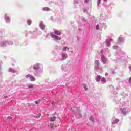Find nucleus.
<instances>
[{
  "mask_svg": "<svg viewBox=\"0 0 131 131\" xmlns=\"http://www.w3.org/2000/svg\"><path fill=\"white\" fill-rule=\"evenodd\" d=\"M33 84H29L28 85V89H33Z\"/></svg>",
  "mask_w": 131,
  "mask_h": 131,
  "instance_id": "11",
  "label": "nucleus"
},
{
  "mask_svg": "<svg viewBox=\"0 0 131 131\" xmlns=\"http://www.w3.org/2000/svg\"><path fill=\"white\" fill-rule=\"evenodd\" d=\"M129 83H131V77L129 79Z\"/></svg>",
  "mask_w": 131,
  "mask_h": 131,
  "instance_id": "24",
  "label": "nucleus"
},
{
  "mask_svg": "<svg viewBox=\"0 0 131 131\" xmlns=\"http://www.w3.org/2000/svg\"><path fill=\"white\" fill-rule=\"evenodd\" d=\"M129 69L131 71V66L129 67Z\"/></svg>",
  "mask_w": 131,
  "mask_h": 131,
  "instance_id": "29",
  "label": "nucleus"
},
{
  "mask_svg": "<svg viewBox=\"0 0 131 131\" xmlns=\"http://www.w3.org/2000/svg\"><path fill=\"white\" fill-rule=\"evenodd\" d=\"M50 126H52V125H50Z\"/></svg>",
  "mask_w": 131,
  "mask_h": 131,
  "instance_id": "35",
  "label": "nucleus"
},
{
  "mask_svg": "<svg viewBox=\"0 0 131 131\" xmlns=\"http://www.w3.org/2000/svg\"><path fill=\"white\" fill-rule=\"evenodd\" d=\"M117 48H118V46H114L113 47V49H117Z\"/></svg>",
  "mask_w": 131,
  "mask_h": 131,
  "instance_id": "21",
  "label": "nucleus"
},
{
  "mask_svg": "<svg viewBox=\"0 0 131 131\" xmlns=\"http://www.w3.org/2000/svg\"><path fill=\"white\" fill-rule=\"evenodd\" d=\"M28 77H29L31 81H35V77L33 76L32 75L28 74L26 76V78H28Z\"/></svg>",
  "mask_w": 131,
  "mask_h": 131,
  "instance_id": "1",
  "label": "nucleus"
},
{
  "mask_svg": "<svg viewBox=\"0 0 131 131\" xmlns=\"http://www.w3.org/2000/svg\"><path fill=\"white\" fill-rule=\"evenodd\" d=\"M118 43H122V42H124V40L123 39V38L120 37L118 40Z\"/></svg>",
  "mask_w": 131,
  "mask_h": 131,
  "instance_id": "3",
  "label": "nucleus"
},
{
  "mask_svg": "<svg viewBox=\"0 0 131 131\" xmlns=\"http://www.w3.org/2000/svg\"><path fill=\"white\" fill-rule=\"evenodd\" d=\"M51 36L53 38H55L56 40H61V38L59 37L56 35H51Z\"/></svg>",
  "mask_w": 131,
  "mask_h": 131,
  "instance_id": "2",
  "label": "nucleus"
},
{
  "mask_svg": "<svg viewBox=\"0 0 131 131\" xmlns=\"http://www.w3.org/2000/svg\"><path fill=\"white\" fill-rule=\"evenodd\" d=\"M52 106H55V103H54V101L52 102Z\"/></svg>",
  "mask_w": 131,
  "mask_h": 131,
  "instance_id": "25",
  "label": "nucleus"
},
{
  "mask_svg": "<svg viewBox=\"0 0 131 131\" xmlns=\"http://www.w3.org/2000/svg\"><path fill=\"white\" fill-rule=\"evenodd\" d=\"M101 81L102 82H104V83H106V79L105 78H102L101 79Z\"/></svg>",
  "mask_w": 131,
  "mask_h": 131,
  "instance_id": "14",
  "label": "nucleus"
},
{
  "mask_svg": "<svg viewBox=\"0 0 131 131\" xmlns=\"http://www.w3.org/2000/svg\"><path fill=\"white\" fill-rule=\"evenodd\" d=\"M99 3H101V0H98Z\"/></svg>",
  "mask_w": 131,
  "mask_h": 131,
  "instance_id": "30",
  "label": "nucleus"
},
{
  "mask_svg": "<svg viewBox=\"0 0 131 131\" xmlns=\"http://www.w3.org/2000/svg\"><path fill=\"white\" fill-rule=\"evenodd\" d=\"M105 75H107V73H105Z\"/></svg>",
  "mask_w": 131,
  "mask_h": 131,
  "instance_id": "34",
  "label": "nucleus"
},
{
  "mask_svg": "<svg viewBox=\"0 0 131 131\" xmlns=\"http://www.w3.org/2000/svg\"><path fill=\"white\" fill-rule=\"evenodd\" d=\"M55 33H59L60 32H59V31H56V32H55Z\"/></svg>",
  "mask_w": 131,
  "mask_h": 131,
  "instance_id": "27",
  "label": "nucleus"
},
{
  "mask_svg": "<svg viewBox=\"0 0 131 131\" xmlns=\"http://www.w3.org/2000/svg\"><path fill=\"white\" fill-rule=\"evenodd\" d=\"M83 87H84V89H85L86 91H88V86L86 85V84H83Z\"/></svg>",
  "mask_w": 131,
  "mask_h": 131,
  "instance_id": "15",
  "label": "nucleus"
},
{
  "mask_svg": "<svg viewBox=\"0 0 131 131\" xmlns=\"http://www.w3.org/2000/svg\"><path fill=\"white\" fill-rule=\"evenodd\" d=\"M99 64H100V63L99 62V60H96L95 62V65H96V66H99Z\"/></svg>",
  "mask_w": 131,
  "mask_h": 131,
  "instance_id": "12",
  "label": "nucleus"
},
{
  "mask_svg": "<svg viewBox=\"0 0 131 131\" xmlns=\"http://www.w3.org/2000/svg\"><path fill=\"white\" fill-rule=\"evenodd\" d=\"M43 11H46V12H48V11H50V8H48V7H45L43 9Z\"/></svg>",
  "mask_w": 131,
  "mask_h": 131,
  "instance_id": "10",
  "label": "nucleus"
},
{
  "mask_svg": "<svg viewBox=\"0 0 131 131\" xmlns=\"http://www.w3.org/2000/svg\"><path fill=\"white\" fill-rule=\"evenodd\" d=\"M7 118H8V119H12V117L9 116L7 117Z\"/></svg>",
  "mask_w": 131,
  "mask_h": 131,
  "instance_id": "26",
  "label": "nucleus"
},
{
  "mask_svg": "<svg viewBox=\"0 0 131 131\" xmlns=\"http://www.w3.org/2000/svg\"><path fill=\"white\" fill-rule=\"evenodd\" d=\"M101 76H100L99 75H97L96 78V81H97V82H99V81H100L101 80Z\"/></svg>",
  "mask_w": 131,
  "mask_h": 131,
  "instance_id": "4",
  "label": "nucleus"
},
{
  "mask_svg": "<svg viewBox=\"0 0 131 131\" xmlns=\"http://www.w3.org/2000/svg\"><path fill=\"white\" fill-rule=\"evenodd\" d=\"M39 26L40 27V28H41V29H42L43 30V29H45V24H43V23L42 22H41L39 24Z\"/></svg>",
  "mask_w": 131,
  "mask_h": 131,
  "instance_id": "5",
  "label": "nucleus"
},
{
  "mask_svg": "<svg viewBox=\"0 0 131 131\" xmlns=\"http://www.w3.org/2000/svg\"><path fill=\"white\" fill-rule=\"evenodd\" d=\"M51 126V128H53V126L52 125V126Z\"/></svg>",
  "mask_w": 131,
  "mask_h": 131,
  "instance_id": "32",
  "label": "nucleus"
},
{
  "mask_svg": "<svg viewBox=\"0 0 131 131\" xmlns=\"http://www.w3.org/2000/svg\"><path fill=\"white\" fill-rule=\"evenodd\" d=\"M119 119H116L115 120H114L113 122H112V124H115V123H117V122H119Z\"/></svg>",
  "mask_w": 131,
  "mask_h": 131,
  "instance_id": "7",
  "label": "nucleus"
},
{
  "mask_svg": "<svg viewBox=\"0 0 131 131\" xmlns=\"http://www.w3.org/2000/svg\"><path fill=\"white\" fill-rule=\"evenodd\" d=\"M39 64H36L34 67H33V69L37 70V69H39Z\"/></svg>",
  "mask_w": 131,
  "mask_h": 131,
  "instance_id": "6",
  "label": "nucleus"
},
{
  "mask_svg": "<svg viewBox=\"0 0 131 131\" xmlns=\"http://www.w3.org/2000/svg\"><path fill=\"white\" fill-rule=\"evenodd\" d=\"M27 23H28V25H30V24H31V23H32V21L31 20H27Z\"/></svg>",
  "mask_w": 131,
  "mask_h": 131,
  "instance_id": "19",
  "label": "nucleus"
},
{
  "mask_svg": "<svg viewBox=\"0 0 131 131\" xmlns=\"http://www.w3.org/2000/svg\"><path fill=\"white\" fill-rule=\"evenodd\" d=\"M67 50H69V49L68 48V47H64L63 49V51H67Z\"/></svg>",
  "mask_w": 131,
  "mask_h": 131,
  "instance_id": "20",
  "label": "nucleus"
},
{
  "mask_svg": "<svg viewBox=\"0 0 131 131\" xmlns=\"http://www.w3.org/2000/svg\"><path fill=\"white\" fill-rule=\"evenodd\" d=\"M35 104H40V100H38L37 101H35L34 102Z\"/></svg>",
  "mask_w": 131,
  "mask_h": 131,
  "instance_id": "16",
  "label": "nucleus"
},
{
  "mask_svg": "<svg viewBox=\"0 0 131 131\" xmlns=\"http://www.w3.org/2000/svg\"><path fill=\"white\" fill-rule=\"evenodd\" d=\"M89 0H85L84 1V3H88L89 2Z\"/></svg>",
  "mask_w": 131,
  "mask_h": 131,
  "instance_id": "28",
  "label": "nucleus"
},
{
  "mask_svg": "<svg viewBox=\"0 0 131 131\" xmlns=\"http://www.w3.org/2000/svg\"><path fill=\"white\" fill-rule=\"evenodd\" d=\"M107 0H104V2H107Z\"/></svg>",
  "mask_w": 131,
  "mask_h": 131,
  "instance_id": "31",
  "label": "nucleus"
},
{
  "mask_svg": "<svg viewBox=\"0 0 131 131\" xmlns=\"http://www.w3.org/2000/svg\"><path fill=\"white\" fill-rule=\"evenodd\" d=\"M110 41H112V39H107L106 40V43H109V42H110Z\"/></svg>",
  "mask_w": 131,
  "mask_h": 131,
  "instance_id": "17",
  "label": "nucleus"
},
{
  "mask_svg": "<svg viewBox=\"0 0 131 131\" xmlns=\"http://www.w3.org/2000/svg\"><path fill=\"white\" fill-rule=\"evenodd\" d=\"M40 117V115L39 116L38 118Z\"/></svg>",
  "mask_w": 131,
  "mask_h": 131,
  "instance_id": "33",
  "label": "nucleus"
},
{
  "mask_svg": "<svg viewBox=\"0 0 131 131\" xmlns=\"http://www.w3.org/2000/svg\"><path fill=\"white\" fill-rule=\"evenodd\" d=\"M96 28V30H99V29H100V26L99 25H97Z\"/></svg>",
  "mask_w": 131,
  "mask_h": 131,
  "instance_id": "18",
  "label": "nucleus"
},
{
  "mask_svg": "<svg viewBox=\"0 0 131 131\" xmlns=\"http://www.w3.org/2000/svg\"><path fill=\"white\" fill-rule=\"evenodd\" d=\"M5 20L6 22H10V18L8 16H5Z\"/></svg>",
  "mask_w": 131,
  "mask_h": 131,
  "instance_id": "9",
  "label": "nucleus"
},
{
  "mask_svg": "<svg viewBox=\"0 0 131 131\" xmlns=\"http://www.w3.org/2000/svg\"><path fill=\"white\" fill-rule=\"evenodd\" d=\"M122 113L124 115H126V112H122Z\"/></svg>",
  "mask_w": 131,
  "mask_h": 131,
  "instance_id": "23",
  "label": "nucleus"
},
{
  "mask_svg": "<svg viewBox=\"0 0 131 131\" xmlns=\"http://www.w3.org/2000/svg\"><path fill=\"white\" fill-rule=\"evenodd\" d=\"M62 57L63 58V60H65V59H66V57H67V55L65 54H62Z\"/></svg>",
  "mask_w": 131,
  "mask_h": 131,
  "instance_id": "8",
  "label": "nucleus"
},
{
  "mask_svg": "<svg viewBox=\"0 0 131 131\" xmlns=\"http://www.w3.org/2000/svg\"><path fill=\"white\" fill-rule=\"evenodd\" d=\"M103 62L104 64H105V63H106V62H107V59H103Z\"/></svg>",
  "mask_w": 131,
  "mask_h": 131,
  "instance_id": "22",
  "label": "nucleus"
},
{
  "mask_svg": "<svg viewBox=\"0 0 131 131\" xmlns=\"http://www.w3.org/2000/svg\"><path fill=\"white\" fill-rule=\"evenodd\" d=\"M56 120V117H53L51 118L50 121H55Z\"/></svg>",
  "mask_w": 131,
  "mask_h": 131,
  "instance_id": "13",
  "label": "nucleus"
}]
</instances>
